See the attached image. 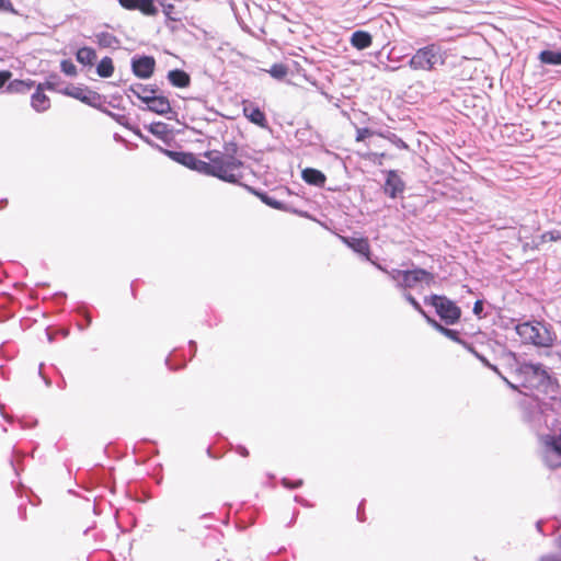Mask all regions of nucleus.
<instances>
[{
  "label": "nucleus",
  "instance_id": "nucleus-56",
  "mask_svg": "<svg viewBox=\"0 0 561 561\" xmlns=\"http://www.w3.org/2000/svg\"><path fill=\"white\" fill-rule=\"evenodd\" d=\"M122 100H123V96H122L121 94H118V93H115V94H113V95H112V100H111L110 102H107V101H106V103H107L110 106L114 107V108H118V110H121L122 107H121V105H119V102H121Z\"/></svg>",
  "mask_w": 561,
  "mask_h": 561
},
{
  "label": "nucleus",
  "instance_id": "nucleus-47",
  "mask_svg": "<svg viewBox=\"0 0 561 561\" xmlns=\"http://www.w3.org/2000/svg\"><path fill=\"white\" fill-rule=\"evenodd\" d=\"M386 274L392 279L396 282V287L399 288V284L401 283V279L403 277V274H404V270H400V268H392V270H388L387 268V272Z\"/></svg>",
  "mask_w": 561,
  "mask_h": 561
},
{
  "label": "nucleus",
  "instance_id": "nucleus-9",
  "mask_svg": "<svg viewBox=\"0 0 561 561\" xmlns=\"http://www.w3.org/2000/svg\"><path fill=\"white\" fill-rule=\"evenodd\" d=\"M142 103L146 105L141 107L144 111L164 116L167 119H176L178 117V112L172 108L169 98L161 90L150 94V96L142 98Z\"/></svg>",
  "mask_w": 561,
  "mask_h": 561
},
{
  "label": "nucleus",
  "instance_id": "nucleus-60",
  "mask_svg": "<svg viewBox=\"0 0 561 561\" xmlns=\"http://www.w3.org/2000/svg\"><path fill=\"white\" fill-rule=\"evenodd\" d=\"M26 511H27L26 504H20L19 505V507H18V515H19L20 519L26 520V518H27Z\"/></svg>",
  "mask_w": 561,
  "mask_h": 561
},
{
  "label": "nucleus",
  "instance_id": "nucleus-2",
  "mask_svg": "<svg viewBox=\"0 0 561 561\" xmlns=\"http://www.w3.org/2000/svg\"><path fill=\"white\" fill-rule=\"evenodd\" d=\"M238 149L237 142L228 141L224 145L225 152H216V159L211 160L217 170L216 179L233 185H243L242 173H236L237 170L244 167V162L236 157Z\"/></svg>",
  "mask_w": 561,
  "mask_h": 561
},
{
  "label": "nucleus",
  "instance_id": "nucleus-34",
  "mask_svg": "<svg viewBox=\"0 0 561 561\" xmlns=\"http://www.w3.org/2000/svg\"><path fill=\"white\" fill-rule=\"evenodd\" d=\"M541 407L543 410H550L556 414H561V392L552 393L549 400L542 402Z\"/></svg>",
  "mask_w": 561,
  "mask_h": 561
},
{
  "label": "nucleus",
  "instance_id": "nucleus-59",
  "mask_svg": "<svg viewBox=\"0 0 561 561\" xmlns=\"http://www.w3.org/2000/svg\"><path fill=\"white\" fill-rule=\"evenodd\" d=\"M367 262H369L371 265H374L377 270L381 271L382 273L386 274L387 272V266L382 265L381 263H379L377 260H375L373 257V255L370 256V260H366Z\"/></svg>",
  "mask_w": 561,
  "mask_h": 561
},
{
  "label": "nucleus",
  "instance_id": "nucleus-45",
  "mask_svg": "<svg viewBox=\"0 0 561 561\" xmlns=\"http://www.w3.org/2000/svg\"><path fill=\"white\" fill-rule=\"evenodd\" d=\"M280 483L285 488V489H288V490H296V489H299L304 485V480L302 479H296L294 481H291L290 479L288 478H283L280 480Z\"/></svg>",
  "mask_w": 561,
  "mask_h": 561
},
{
  "label": "nucleus",
  "instance_id": "nucleus-18",
  "mask_svg": "<svg viewBox=\"0 0 561 561\" xmlns=\"http://www.w3.org/2000/svg\"><path fill=\"white\" fill-rule=\"evenodd\" d=\"M295 137L301 145L306 146H316L322 141L321 134L314 130L309 123L298 128L295 133Z\"/></svg>",
  "mask_w": 561,
  "mask_h": 561
},
{
  "label": "nucleus",
  "instance_id": "nucleus-43",
  "mask_svg": "<svg viewBox=\"0 0 561 561\" xmlns=\"http://www.w3.org/2000/svg\"><path fill=\"white\" fill-rule=\"evenodd\" d=\"M378 129H373L370 127H362L356 130V141H365L367 138L373 136H377Z\"/></svg>",
  "mask_w": 561,
  "mask_h": 561
},
{
  "label": "nucleus",
  "instance_id": "nucleus-58",
  "mask_svg": "<svg viewBox=\"0 0 561 561\" xmlns=\"http://www.w3.org/2000/svg\"><path fill=\"white\" fill-rule=\"evenodd\" d=\"M294 501L304 507H312L313 504L300 495H295Z\"/></svg>",
  "mask_w": 561,
  "mask_h": 561
},
{
  "label": "nucleus",
  "instance_id": "nucleus-7",
  "mask_svg": "<svg viewBox=\"0 0 561 561\" xmlns=\"http://www.w3.org/2000/svg\"><path fill=\"white\" fill-rule=\"evenodd\" d=\"M241 186L243 188H245L250 194L256 196L263 204H265L266 206H268L273 209L285 211V213H290V214L297 215L302 218L314 220V217L309 211L295 208L291 205L286 204L285 202L279 201L276 197L270 195V193L266 191L256 188L254 186H251V185H248L244 183Z\"/></svg>",
  "mask_w": 561,
  "mask_h": 561
},
{
  "label": "nucleus",
  "instance_id": "nucleus-14",
  "mask_svg": "<svg viewBox=\"0 0 561 561\" xmlns=\"http://www.w3.org/2000/svg\"><path fill=\"white\" fill-rule=\"evenodd\" d=\"M342 242L364 260H370L371 249L366 237L340 236Z\"/></svg>",
  "mask_w": 561,
  "mask_h": 561
},
{
  "label": "nucleus",
  "instance_id": "nucleus-44",
  "mask_svg": "<svg viewBox=\"0 0 561 561\" xmlns=\"http://www.w3.org/2000/svg\"><path fill=\"white\" fill-rule=\"evenodd\" d=\"M484 305H485L484 299H477L473 305L472 312L479 319L484 318L489 314V312L484 311Z\"/></svg>",
  "mask_w": 561,
  "mask_h": 561
},
{
  "label": "nucleus",
  "instance_id": "nucleus-49",
  "mask_svg": "<svg viewBox=\"0 0 561 561\" xmlns=\"http://www.w3.org/2000/svg\"><path fill=\"white\" fill-rule=\"evenodd\" d=\"M140 140H142L145 144H147L148 146H150L151 148L158 150L159 152H161L162 154L165 156V152L169 151L170 149H167V148H163L161 147L159 144H157L156 141H153L149 136L145 135Z\"/></svg>",
  "mask_w": 561,
  "mask_h": 561
},
{
  "label": "nucleus",
  "instance_id": "nucleus-6",
  "mask_svg": "<svg viewBox=\"0 0 561 561\" xmlns=\"http://www.w3.org/2000/svg\"><path fill=\"white\" fill-rule=\"evenodd\" d=\"M165 157L172 161L192 170L199 174L216 178V168L214 162H206L198 158L197 154L184 150H169Z\"/></svg>",
  "mask_w": 561,
  "mask_h": 561
},
{
  "label": "nucleus",
  "instance_id": "nucleus-10",
  "mask_svg": "<svg viewBox=\"0 0 561 561\" xmlns=\"http://www.w3.org/2000/svg\"><path fill=\"white\" fill-rule=\"evenodd\" d=\"M434 282L435 276L432 272L420 266H414L413 268L404 270L403 277L399 284V289L408 290L414 288L420 283L431 286Z\"/></svg>",
  "mask_w": 561,
  "mask_h": 561
},
{
  "label": "nucleus",
  "instance_id": "nucleus-4",
  "mask_svg": "<svg viewBox=\"0 0 561 561\" xmlns=\"http://www.w3.org/2000/svg\"><path fill=\"white\" fill-rule=\"evenodd\" d=\"M424 304L433 307L439 322L446 325L459 323L462 311L455 300L445 295L431 294L424 297Z\"/></svg>",
  "mask_w": 561,
  "mask_h": 561
},
{
  "label": "nucleus",
  "instance_id": "nucleus-40",
  "mask_svg": "<svg viewBox=\"0 0 561 561\" xmlns=\"http://www.w3.org/2000/svg\"><path fill=\"white\" fill-rule=\"evenodd\" d=\"M60 71L67 77H76L78 73L77 66L71 59H62L60 61Z\"/></svg>",
  "mask_w": 561,
  "mask_h": 561
},
{
  "label": "nucleus",
  "instance_id": "nucleus-17",
  "mask_svg": "<svg viewBox=\"0 0 561 561\" xmlns=\"http://www.w3.org/2000/svg\"><path fill=\"white\" fill-rule=\"evenodd\" d=\"M426 323L428 325H431L434 330H436L438 333H440L445 337L451 340L453 342H455L459 345L465 340L461 337V333L459 330L451 329V328H449V325L440 323L434 317H426Z\"/></svg>",
  "mask_w": 561,
  "mask_h": 561
},
{
  "label": "nucleus",
  "instance_id": "nucleus-12",
  "mask_svg": "<svg viewBox=\"0 0 561 561\" xmlns=\"http://www.w3.org/2000/svg\"><path fill=\"white\" fill-rule=\"evenodd\" d=\"M156 59L151 55L136 54L130 59L131 72L141 80L150 79L156 70Z\"/></svg>",
  "mask_w": 561,
  "mask_h": 561
},
{
  "label": "nucleus",
  "instance_id": "nucleus-41",
  "mask_svg": "<svg viewBox=\"0 0 561 561\" xmlns=\"http://www.w3.org/2000/svg\"><path fill=\"white\" fill-rule=\"evenodd\" d=\"M16 457H21L23 458L24 457V454L16 450L15 447L12 448V456L10 458V466L12 467L14 473L16 477L20 476L21 471L24 470V467L22 463H20L19 461L15 460Z\"/></svg>",
  "mask_w": 561,
  "mask_h": 561
},
{
  "label": "nucleus",
  "instance_id": "nucleus-53",
  "mask_svg": "<svg viewBox=\"0 0 561 561\" xmlns=\"http://www.w3.org/2000/svg\"><path fill=\"white\" fill-rule=\"evenodd\" d=\"M381 57H382V51H379L378 55H377V58H378L379 62L383 65V70H386V71H396V70H399V69L402 68V65H396V64L388 65V64H385L381 60Z\"/></svg>",
  "mask_w": 561,
  "mask_h": 561
},
{
  "label": "nucleus",
  "instance_id": "nucleus-54",
  "mask_svg": "<svg viewBox=\"0 0 561 561\" xmlns=\"http://www.w3.org/2000/svg\"><path fill=\"white\" fill-rule=\"evenodd\" d=\"M365 503H366V500H365V499H363V500L359 502L358 506H357V513H356V515H357V519H358V522H360V523H363V522H365V520H366V515H365Z\"/></svg>",
  "mask_w": 561,
  "mask_h": 561
},
{
  "label": "nucleus",
  "instance_id": "nucleus-13",
  "mask_svg": "<svg viewBox=\"0 0 561 561\" xmlns=\"http://www.w3.org/2000/svg\"><path fill=\"white\" fill-rule=\"evenodd\" d=\"M242 112L247 119L255 126L272 131L265 112L253 101H243Z\"/></svg>",
  "mask_w": 561,
  "mask_h": 561
},
{
  "label": "nucleus",
  "instance_id": "nucleus-22",
  "mask_svg": "<svg viewBox=\"0 0 561 561\" xmlns=\"http://www.w3.org/2000/svg\"><path fill=\"white\" fill-rule=\"evenodd\" d=\"M350 44L357 50H364L373 45V35L365 30H356L351 34Z\"/></svg>",
  "mask_w": 561,
  "mask_h": 561
},
{
  "label": "nucleus",
  "instance_id": "nucleus-42",
  "mask_svg": "<svg viewBox=\"0 0 561 561\" xmlns=\"http://www.w3.org/2000/svg\"><path fill=\"white\" fill-rule=\"evenodd\" d=\"M485 368H489L490 370H492L493 373H495L501 379L502 377H505L502 371L499 369V367L496 365H493L492 363H490V360L481 353L479 352L478 354H476L474 356Z\"/></svg>",
  "mask_w": 561,
  "mask_h": 561
},
{
  "label": "nucleus",
  "instance_id": "nucleus-38",
  "mask_svg": "<svg viewBox=\"0 0 561 561\" xmlns=\"http://www.w3.org/2000/svg\"><path fill=\"white\" fill-rule=\"evenodd\" d=\"M100 112L104 113L105 115H107L108 117L114 119L121 126H123L125 128H130V122L126 115L114 113V112L110 111L108 108H106L104 105Z\"/></svg>",
  "mask_w": 561,
  "mask_h": 561
},
{
  "label": "nucleus",
  "instance_id": "nucleus-29",
  "mask_svg": "<svg viewBox=\"0 0 561 561\" xmlns=\"http://www.w3.org/2000/svg\"><path fill=\"white\" fill-rule=\"evenodd\" d=\"M519 240L523 242L522 250L524 252L539 250L543 243L548 242L546 232L539 236H535L530 239L528 238V236L519 237Z\"/></svg>",
  "mask_w": 561,
  "mask_h": 561
},
{
  "label": "nucleus",
  "instance_id": "nucleus-3",
  "mask_svg": "<svg viewBox=\"0 0 561 561\" xmlns=\"http://www.w3.org/2000/svg\"><path fill=\"white\" fill-rule=\"evenodd\" d=\"M515 331L522 343L537 348L551 347L557 340L552 324L543 320H527L515 325Z\"/></svg>",
  "mask_w": 561,
  "mask_h": 561
},
{
  "label": "nucleus",
  "instance_id": "nucleus-55",
  "mask_svg": "<svg viewBox=\"0 0 561 561\" xmlns=\"http://www.w3.org/2000/svg\"><path fill=\"white\" fill-rule=\"evenodd\" d=\"M119 5L128 11H134V8H136L137 0H117Z\"/></svg>",
  "mask_w": 561,
  "mask_h": 561
},
{
  "label": "nucleus",
  "instance_id": "nucleus-30",
  "mask_svg": "<svg viewBox=\"0 0 561 561\" xmlns=\"http://www.w3.org/2000/svg\"><path fill=\"white\" fill-rule=\"evenodd\" d=\"M95 42L102 48H119L121 46L119 38L108 32L96 33Z\"/></svg>",
  "mask_w": 561,
  "mask_h": 561
},
{
  "label": "nucleus",
  "instance_id": "nucleus-1",
  "mask_svg": "<svg viewBox=\"0 0 561 561\" xmlns=\"http://www.w3.org/2000/svg\"><path fill=\"white\" fill-rule=\"evenodd\" d=\"M517 382L511 381L507 377H502V380L512 390H517L518 387H523L533 391H537L546 394L548 398L552 393H559L561 386L556 375L541 363H533L528 360L524 364V371Z\"/></svg>",
  "mask_w": 561,
  "mask_h": 561
},
{
  "label": "nucleus",
  "instance_id": "nucleus-16",
  "mask_svg": "<svg viewBox=\"0 0 561 561\" xmlns=\"http://www.w3.org/2000/svg\"><path fill=\"white\" fill-rule=\"evenodd\" d=\"M145 128L154 137L160 139L165 145L170 146L174 140L173 138V128H171L167 123L163 122H152L148 125H145Z\"/></svg>",
  "mask_w": 561,
  "mask_h": 561
},
{
  "label": "nucleus",
  "instance_id": "nucleus-33",
  "mask_svg": "<svg viewBox=\"0 0 561 561\" xmlns=\"http://www.w3.org/2000/svg\"><path fill=\"white\" fill-rule=\"evenodd\" d=\"M75 312L84 321L77 322V328L80 331H84L92 323V317L89 313L88 306L85 304H80L76 307Z\"/></svg>",
  "mask_w": 561,
  "mask_h": 561
},
{
  "label": "nucleus",
  "instance_id": "nucleus-52",
  "mask_svg": "<svg viewBox=\"0 0 561 561\" xmlns=\"http://www.w3.org/2000/svg\"><path fill=\"white\" fill-rule=\"evenodd\" d=\"M10 70H0V89L7 87L8 81L12 78Z\"/></svg>",
  "mask_w": 561,
  "mask_h": 561
},
{
  "label": "nucleus",
  "instance_id": "nucleus-23",
  "mask_svg": "<svg viewBox=\"0 0 561 561\" xmlns=\"http://www.w3.org/2000/svg\"><path fill=\"white\" fill-rule=\"evenodd\" d=\"M167 79L172 87L184 89L191 84V76L183 69H171L167 73Z\"/></svg>",
  "mask_w": 561,
  "mask_h": 561
},
{
  "label": "nucleus",
  "instance_id": "nucleus-50",
  "mask_svg": "<svg viewBox=\"0 0 561 561\" xmlns=\"http://www.w3.org/2000/svg\"><path fill=\"white\" fill-rule=\"evenodd\" d=\"M546 237L549 242H561V229L554 228L546 231Z\"/></svg>",
  "mask_w": 561,
  "mask_h": 561
},
{
  "label": "nucleus",
  "instance_id": "nucleus-31",
  "mask_svg": "<svg viewBox=\"0 0 561 561\" xmlns=\"http://www.w3.org/2000/svg\"><path fill=\"white\" fill-rule=\"evenodd\" d=\"M64 83L61 77L57 72H49L44 82L38 84L47 91L61 93L60 84Z\"/></svg>",
  "mask_w": 561,
  "mask_h": 561
},
{
  "label": "nucleus",
  "instance_id": "nucleus-64",
  "mask_svg": "<svg viewBox=\"0 0 561 561\" xmlns=\"http://www.w3.org/2000/svg\"><path fill=\"white\" fill-rule=\"evenodd\" d=\"M236 451H237L240 456H242V457H248V456H249V450H248V448H247L245 446H243V445H238V446L236 447Z\"/></svg>",
  "mask_w": 561,
  "mask_h": 561
},
{
  "label": "nucleus",
  "instance_id": "nucleus-36",
  "mask_svg": "<svg viewBox=\"0 0 561 561\" xmlns=\"http://www.w3.org/2000/svg\"><path fill=\"white\" fill-rule=\"evenodd\" d=\"M402 297L405 299L408 304L412 306V308L420 313L424 320L426 321V317H431L422 307V305L416 300V298L409 293L408 290H403Z\"/></svg>",
  "mask_w": 561,
  "mask_h": 561
},
{
  "label": "nucleus",
  "instance_id": "nucleus-21",
  "mask_svg": "<svg viewBox=\"0 0 561 561\" xmlns=\"http://www.w3.org/2000/svg\"><path fill=\"white\" fill-rule=\"evenodd\" d=\"M301 179L307 184L317 186L319 188L324 187L327 182V175L321 170L310 167L301 170Z\"/></svg>",
  "mask_w": 561,
  "mask_h": 561
},
{
  "label": "nucleus",
  "instance_id": "nucleus-62",
  "mask_svg": "<svg viewBox=\"0 0 561 561\" xmlns=\"http://www.w3.org/2000/svg\"><path fill=\"white\" fill-rule=\"evenodd\" d=\"M540 561H561V556L559 554H547L540 558Z\"/></svg>",
  "mask_w": 561,
  "mask_h": 561
},
{
  "label": "nucleus",
  "instance_id": "nucleus-51",
  "mask_svg": "<svg viewBox=\"0 0 561 561\" xmlns=\"http://www.w3.org/2000/svg\"><path fill=\"white\" fill-rule=\"evenodd\" d=\"M386 158L385 152H370L368 159L377 165H382V160Z\"/></svg>",
  "mask_w": 561,
  "mask_h": 561
},
{
  "label": "nucleus",
  "instance_id": "nucleus-15",
  "mask_svg": "<svg viewBox=\"0 0 561 561\" xmlns=\"http://www.w3.org/2000/svg\"><path fill=\"white\" fill-rule=\"evenodd\" d=\"M502 359L504 360L505 369L511 374L515 382H517L522 376L519 370L524 371V364H527L528 360L522 359L519 355L513 351L503 352Z\"/></svg>",
  "mask_w": 561,
  "mask_h": 561
},
{
  "label": "nucleus",
  "instance_id": "nucleus-46",
  "mask_svg": "<svg viewBox=\"0 0 561 561\" xmlns=\"http://www.w3.org/2000/svg\"><path fill=\"white\" fill-rule=\"evenodd\" d=\"M0 12L21 15V13L13 7L11 0H0Z\"/></svg>",
  "mask_w": 561,
  "mask_h": 561
},
{
  "label": "nucleus",
  "instance_id": "nucleus-32",
  "mask_svg": "<svg viewBox=\"0 0 561 561\" xmlns=\"http://www.w3.org/2000/svg\"><path fill=\"white\" fill-rule=\"evenodd\" d=\"M115 70L113 59L108 56L103 57L98 64H96V75L100 78H110L113 76Z\"/></svg>",
  "mask_w": 561,
  "mask_h": 561
},
{
  "label": "nucleus",
  "instance_id": "nucleus-57",
  "mask_svg": "<svg viewBox=\"0 0 561 561\" xmlns=\"http://www.w3.org/2000/svg\"><path fill=\"white\" fill-rule=\"evenodd\" d=\"M460 345H461L465 350H467L470 354H472L473 356H476V354H478V353H479V351L477 350V347H476L472 343H470V342H468V341H466V340H463V341H462V343H461Z\"/></svg>",
  "mask_w": 561,
  "mask_h": 561
},
{
  "label": "nucleus",
  "instance_id": "nucleus-48",
  "mask_svg": "<svg viewBox=\"0 0 561 561\" xmlns=\"http://www.w3.org/2000/svg\"><path fill=\"white\" fill-rule=\"evenodd\" d=\"M559 458H561V456H556V454L547 455L545 457V462L548 468L554 470L561 468V461L559 460Z\"/></svg>",
  "mask_w": 561,
  "mask_h": 561
},
{
  "label": "nucleus",
  "instance_id": "nucleus-26",
  "mask_svg": "<svg viewBox=\"0 0 561 561\" xmlns=\"http://www.w3.org/2000/svg\"><path fill=\"white\" fill-rule=\"evenodd\" d=\"M377 136L388 140L391 145H393L399 150H410L409 145L396 133H393L390 127L379 128Z\"/></svg>",
  "mask_w": 561,
  "mask_h": 561
},
{
  "label": "nucleus",
  "instance_id": "nucleus-24",
  "mask_svg": "<svg viewBox=\"0 0 561 561\" xmlns=\"http://www.w3.org/2000/svg\"><path fill=\"white\" fill-rule=\"evenodd\" d=\"M76 60L83 67L92 68L98 59L96 50L90 46H82L75 53Z\"/></svg>",
  "mask_w": 561,
  "mask_h": 561
},
{
  "label": "nucleus",
  "instance_id": "nucleus-20",
  "mask_svg": "<svg viewBox=\"0 0 561 561\" xmlns=\"http://www.w3.org/2000/svg\"><path fill=\"white\" fill-rule=\"evenodd\" d=\"M537 59L545 66H561V47H548L539 51Z\"/></svg>",
  "mask_w": 561,
  "mask_h": 561
},
{
  "label": "nucleus",
  "instance_id": "nucleus-5",
  "mask_svg": "<svg viewBox=\"0 0 561 561\" xmlns=\"http://www.w3.org/2000/svg\"><path fill=\"white\" fill-rule=\"evenodd\" d=\"M445 62V53L439 44H428L424 47L419 48L414 55H412L408 65L413 70L431 71L436 68L437 65Z\"/></svg>",
  "mask_w": 561,
  "mask_h": 561
},
{
  "label": "nucleus",
  "instance_id": "nucleus-11",
  "mask_svg": "<svg viewBox=\"0 0 561 561\" xmlns=\"http://www.w3.org/2000/svg\"><path fill=\"white\" fill-rule=\"evenodd\" d=\"M382 173L385 174V183L382 185L383 194L391 199L402 198L407 184L400 171L390 169L383 170Z\"/></svg>",
  "mask_w": 561,
  "mask_h": 561
},
{
  "label": "nucleus",
  "instance_id": "nucleus-61",
  "mask_svg": "<svg viewBox=\"0 0 561 561\" xmlns=\"http://www.w3.org/2000/svg\"><path fill=\"white\" fill-rule=\"evenodd\" d=\"M404 57L403 56H394V50H390L388 54H387V59L390 61V62H398L399 60L403 59Z\"/></svg>",
  "mask_w": 561,
  "mask_h": 561
},
{
  "label": "nucleus",
  "instance_id": "nucleus-19",
  "mask_svg": "<svg viewBox=\"0 0 561 561\" xmlns=\"http://www.w3.org/2000/svg\"><path fill=\"white\" fill-rule=\"evenodd\" d=\"M31 106L37 113H44L50 108V99L38 83H35V91L31 95Z\"/></svg>",
  "mask_w": 561,
  "mask_h": 561
},
{
  "label": "nucleus",
  "instance_id": "nucleus-25",
  "mask_svg": "<svg viewBox=\"0 0 561 561\" xmlns=\"http://www.w3.org/2000/svg\"><path fill=\"white\" fill-rule=\"evenodd\" d=\"M133 93L138 100L142 102V98L150 96V94H154V92H160V88L157 84H144L140 82L130 84L125 93Z\"/></svg>",
  "mask_w": 561,
  "mask_h": 561
},
{
  "label": "nucleus",
  "instance_id": "nucleus-35",
  "mask_svg": "<svg viewBox=\"0 0 561 561\" xmlns=\"http://www.w3.org/2000/svg\"><path fill=\"white\" fill-rule=\"evenodd\" d=\"M546 446L556 456H561V427L559 434L548 435Z\"/></svg>",
  "mask_w": 561,
  "mask_h": 561
},
{
  "label": "nucleus",
  "instance_id": "nucleus-27",
  "mask_svg": "<svg viewBox=\"0 0 561 561\" xmlns=\"http://www.w3.org/2000/svg\"><path fill=\"white\" fill-rule=\"evenodd\" d=\"M164 364L171 371L184 369L187 360L183 354L179 353V348H174L164 359Z\"/></svg>",
  "mask_w": 561,
  "mask_h": 561
},
{
  "label": "nucleus",
  "instance_id": "nucleus-39",
  "mask_svg": "<svg viewBox=\"0 0 561 561\" xmlns=\"http://www.w3.org/2000/svg\"><path fill=\"white\" fill-rule=\"evenodd\" d=\"M157 5L162 7V12L165 15L167 21L180 22L181 18L173 16L175 7L172 3H165L164 0L157 1Z\"/></svg>",
  "mask_w": 561,
  "mask_h": 561
},
{
  "label": "nucleus",
  "instance_id": "nucleus-37",
  "mask_svg": "<svg viewBox=\"0 0 561 561\" xmlns=\"http://www.w3.org/2000/svg\"><path fill=\"white\" fill-rule=\"evenodd\" d=\"M268 73L274 79L283 80L288 75V67L283 62L273 64Z\"/></svg>",
  "mask_w": 561,
  "mask_h": 561
},
{
  "label": "nucleus",
  "instance_id": "nucleus-63",
  "mask_svg": "<svg viewBox=\"0 0 561 561\" xmlns=\"http://www.w3.org/2000/svg\"><path fill=\"white\" fill-rule=\"evenodd\" d=\"M128 130L133 131L134 135H136L139 139H141L145 134L141 133L140 128L136 125H133L130 123V128H127Z\"/></svg>",
  "mask_w": 561,
  "mask_h": 561
},
{
  "label": "nucleus",
  "instance_id": "nucleus-8",
  "mask_svg": "<svg viewBox=\"0 0 561 561\" xmlns=\"http://www.w3.org/2000/svg\"><path fill=\"white\" fill-rule=\"evenodd\" d=\"M61 94L73 98L83 104H87L93 108L101 111L103 105L106 104V96L100 94L88 87L68 84L62 88Z\"/></svg>",
  "mask_w": 561,
  "mask_h": 561
},
{
  "label": "nucleus",
  "instance_id": "nucleus-28",
  "mask_svg": "<svg viewBox=\"0 0 561 561\" xmlns=\"http://www.w3.org/2000/svg\"><path fill=\"white\" fill-rule=\"evenodd\" d=\"M35 87V81L32 79H13L9 80L5 87L8 93H25Z\"/></svg>",
  "mask_w": 561,
  "mask_h": 561
}]
</instances>
